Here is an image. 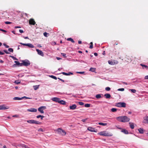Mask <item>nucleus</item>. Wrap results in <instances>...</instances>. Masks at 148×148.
<instances>
[{"mask_svg":"<svg viewBox=\"0 0 148 148\" xmlns=\"http://www.w3.org/2000/svg\"><path fill=\"white\" fill-rule=\"evenodd\" d=\"M116 119L120 122H128L129 121V119L126 116H121L116 118Z\"/></svg>","mask_w":148,"mask_h":148,"instance_id":"f257e3e1","label":"nucleus"},{"mask_svg":"<svg viewBox=\"0 0 148 148\" xmlns=\"http://www.w3.org/2000/svg\"><path fill=\"white\" fill-rule=\"evenodd\" d=\"M98 134L101 136H112V134L110 133H107L106 131H105L100 132L98 133Z\"/></svg>","mask_w":148,"mask_h":148,"instance_id":"f03ea898","label":"nucleus"},{"mask_svg":"<svg viewBox=\"0 0 148 148\" xmlns=\"http://www.w3.org/2000/svg\"><path fill=\"white\" fill-rule=\"evenodd\" d=\"M56 131L58 134L62 136L65 135L66 134V132L64 130L60 128L58 129Z\"/></svg>","mask_w":148,"mask_h":148,"instance_id":"7ed1b4c3","label":"nucleus"},{"mask_svg":"<svg viewBox=\"0 0 148 148\" xmlns=\"http://www.w3.org/2000/svg\"><path fill=\"white\" fill-rule=\"evenodd\" d=\"M126 104L124 102H119L116 104V106L118 107H125Z\"/></svg>","mask_w":148,"mask_h":148,"instance_id":"20e7f679","label":"nucleus"},{"mask_svg":"<svg viewBox=\"0 0 148 148\" xmlns=\"http://www.w3.org/2000/svg\"><path fill=\"white\" fill-rule=\"evenodd\" d=\"M20 44L24 46H27L30 48H32L34 47V46L30 43L25 44L20 42Z\"/></svg>","mask_w":148,"mask_h":148,"instance_id":"39448f33","label":"nucleus"},{"mask_svg":"<svg viewBox=\"0 0 148 148\" xmlns=\"http://www.w3.org/2000/svg\"><path fill=\"white\" fill-rule=\"evenodd\" d=\"M46 108V107H45V106H42L40 107L38 109V110L40 113H44L43 110L45 109Z\"/></svg>","mask_w":148,"mask_h":148,"instance_id":"423d86ee","label":"nucleus"},{"mask_svg":"<svg viewBox=\"0 0 148 148\" xmlns=\"http://www.w3.org/2000/svg\"><path fill=\"white\" fill-rule=\"evenodd\" d=\"M22 64H23V66H28L30 64V63L28 60H27V61L24 60L23 61Z\"/></svg>","mask_w":148,"mask_h":148,"instance_id":"0eeeda50","label":"nucleus"},{"mask_svg":"<svg viewBox=\"0 0 148 148\" xmlns=\"http://www.w3.org/2000/svg\"><path fill=\"white\" fill-rule=\"evenodd\" d=\"M29 24L30 25H34L36 22L33 18H31L29 20Z\"/></svg>","mask_w":148,"mask_h":148,"instance_id":"6e6552de","label":"nucleus"},{"mask_svg":"<svg viewBox=\"0 0 148 148\" xmlns=\"http://www.w3.org/2000/svg\"><path fill=\"white\" fill-rule=\"evenodd\" d=\"M88 130L91 132H97V130H95V128L92 127H88Z\"/></svg>","mask_w":148,"mask_h":148,"instance_id":"1a4fd4ad","label":"nucleus"},{"mask_svg":"<svg viewBox=\"0 0 148 148\" xmlns=\"http://www.w3.org/2000/svg\"><path fill=\"white\" fill-rule=\"evenodd\" d=\"M36 51L37 52L38 54L41 56H43L44 54L43 52L41 50H40L38 49H36Z\"/></svg>","mask_w":148,"mask_h":148,"instance_id":"9d476101","label":"nucleus"},{"mask_svg":"<svg viewBox=\"0 0 148 148\" xmlns=\"http://www.w3.org/2000/svg\"><path fill=\"white\" fill-rule=\"evenodd\" d=\"M9 107H6L5 105H0V110L8 109Z\"/></svg>","mask_w":148,"mask_h":148,"instance_id":"9b49d317","label":"nucleus"},{"mask_svg":"<svg viewBox=\"0 0 148 148\" xmlns=\"http://www.w3.org/2000/svg\"><path fill=\"white\" fill-rule=\"evenodd\" d=\"M60 99L58 97H53L52 98V100L56 102L59 103Z\"/></svg>","mask_w":148,"mask_h":148,"instance_id":"f8f14e48","label":"nucleus"},{"mask_svg":"<svg viewBox=\"0 0 148 148\" xmlns=\"http://www.w3.org/2000/svg\"><path fill=\"white\" fill-rule=\"evenodd\" d=\"M27 111L30 112H37V109L35 108H32L30 109H27Z\"/></svg>","mask_w":148,"mask_h":148,"instance_id":"ddd939ff","label":"nucleus"},{"mask_svg":"<svg viewBox=\"0 0 148 148\" xmlns=\"http://www.w3.org/2000/svg\"><path fill=\"white\" fill-rule=\"evenodd\" d=\"M77 107V106L75 104H73L72 106H70L69 108L70 109L74 110Z\"/></svg>","mask_w":148,"mask_h":148,"instance_id":"4468645a","label":"nucleus"},{"mask_svg":"<svg viewBox=\"0 0 148 148\" xmlns=\"http://www.w3.org/2000/svg\"><path fill=\"white\" fill-rule=\"evenodd\" d=\"M104 96L106 99H109L111 97V95L110 94L106 93L104 95Z\"/></svg>","mask_w":148,"mask_h":148,"instance_id":"2eb2a0df","label":"nucleus"},{"mask_svg":"<svg viewBox=\"0 0 148 148\" xmlns=\"http://www.w3.org/2000/svg\"><path fill=\"white\" fill-rule=\"evenodd\" d=\"M24 98V97H14L13 98L14 100H21Z\"/></svg>","mask_w":148,"mask_h":148,"instance_id":"dca6fc26","label":"nucleus"},{"mask_svg":"<svg viewBox=\"0 0 148 148\" xmlns=\"http://www.w3.org/2000/svg\"><path fill=\"white\" fill-rule=\"evenodd\" d=\"M62 73L64 75H69L71 74L73 75V73L71 72H69V73H67L64 72H62Z\"/></svg>","mask_w":148,"mask_h":148,"instance_id":"f3484780","label":"nucleus"},{"mask_svg":"<svg viewBox=\"0 0 148 148\" xmlns=\"http://www.w3.org/2000/svg\"><path fill=\"white\" fill-rule=\"evenodd\" d=\"M59 103L60 104H62L64 105L66 104V102L64 100H61L60 99V100Z\"/></svg>","mask_w":148,"mask_h":148,"instance_id":"a211bd4d","label":"nucleus"},{"mask_svg":"<svg viewBox=\"0 0 148 148\" xmlns=\"http://www.w3.org/2000/svg\"><path fill=\"white\" fill-rule=\"evenodd\" d=\"M34 120H27V122L29 123L34 124Z\"/></svg>","mask_w":148,"mask_h":148,"instance_id":"6ab92c4d","label":"nucleus"},{"mask_svg":"<svg viewBox=\"0 0 148 148\" xmlns=\"http://www.w3.org/2000/svg\"><path fill=\"white\" fill-rule=\"evenodd\" d=\"M67 40L68 41H71L72 43H74L75 42V41L73 40V39L71 38H67Z\"/></svg>","mask_w":148,"mask_h":148,"instance_id":"aec40b11","label":"nucleus"},{"mask_svg":"<svg viewBox=\"0 0 148 148\" xmlns=\"http://www.w3.org/2000/svg\"><path fill=\"white\" fill-rule=\"evenodd\" d=\"M138 130L140 133L142 134L144 133L143 130V129L140 128Z\"/></svg>","mask_w":148,"mask_h":148,"instance_id":"412c9836","label":"nucleus"},{"mask_svg":"<svg viewBox=\"0 0 148 148\" xmlns=\"http://www.w3.org/2000/svg\"><path fill=\"white\" fill-rule=\"evenodd\" d=\"M34 124H38V125H41V124L42 123L38 121L34 120Z\"/></svg>","mask_w":148,"mask_h":148,"instance_id":"4be33fe9","label":"nucleus"},{"mask_svg":"<svg viewBox=\"0 0 148 148\" xmlns=\"http://www.w3.org/2000/svg\"><path fill=\"white\" fill-rule=\"evenodd\" d=\"M121 132L123 133H124V134H128V131L125 130H121Z\"/></svg>","mask_w":148,"mask_h":148,"instance_id":"5701e85b","label":"nucleus"},{"mask_svg":"<svg viewBox=\"0 0 148 148\" xmlns=\"http://www.w3.org/2000/svg\"><path fill=\"white\" fill-rule=\"evenodd\" d=\"M140 65L142 66L143 69L145 68L146 69H148V67L147 65H143L142 64H141Z\"/></svg>","mask_w":148,"mask_h":148,"instance_id":"b1692460","label":"nucleus"},{"mask_svg":"<svg viewBox=\"0 0 148 148\" xmlns=\"http://www.w3.org/2000/svg\"><path fill=\"white\" fill-rule=\"evenodd\" d=\"M98 124L99 125H103V126H105L107 125V123H101V122L99 123H98Z\"/></svg>","mask_w":148,"mask_h":148,"instance_id":"393cba45","label":"nucleus"},{"mask_svg":"<svg viewBox=\"0 0 148 148\" xmlns=\"http://www.w3.org/2000/svg\"><path fill=\"white\" fill-rule=\"evenodd\" d=\"M95 97L97 99H99L101 97V96L100 94H97L96 95Z\"/></svg>","mask_w":148,"mask_h":148,"instance_id":"a878e982","label":"nucleus"},{"mask_svg":"<svg viewBox=\"0 0 148 148\" xmlns=\"http://www.w3.org/2000/svg\"><path fill=\"white\" fill-rule=\"evenodd\" d=\"M95 70L96 69L91 67L89 71L92 72H94L95 71Z\"/></svg>","mask_w":148,"mask_h":148,"instance_id":"bb28decb","label":"nucleus"},{"mask_svg":"<svg viewBox=\"0 0 148 148\" xmlns=\"http://www.w3.org/2000/svg\"><path fill=\"white\" fill-rule=\"evenodd\" d=\"M134 126L133 123H130V127L132 129H133L134 128Z\"/></svg>","mask_w":148,"mask_h":148,"instance_id":"cd10ccee","label":"nucleus"},{"mask_svg":"<svg viewBox=\"0 0 148 148\" xmlns=\"http://www.w3.org/2000/svg\"><path fill=\"white\" fill-rule=\"evenodd\" d=\"M111 111L113 112H115L117 111V109L115 108H112L111 110Z\"/></svg>","mask_w":148,"mask_h":148,"instance_id":"c85d7f7f","label":"nucleus"},{"mask_svg":"<svg viewBox=\"0 0 148 148\" xmlns=\"http://www.w3.org/2000/svg\"><path fill=\"white\" fill-rule=\"evenodd\" d=\"M90 47H89V48L90 49H92L93 48V43L92 42H90Z\"/></svg>","mask_w":148,"mask_h":148,"instance_id":"c756f323","label":"nucleus"},{"mask_svg":"<svg viewBox=\"0 0 148 148\" xmlns=\"http://www.w3.org/2000/svg\"><path fill=\"white\" fill-rule=\"evenodd\" d=\"M34 89L35 90H36L38 88V86L37 85L34 86H33Z\"/></svg>","mask_w":148,"mask_h":148,"instance_id":"7c9ffc66","label":"nucleus"},{"mask_svg":"<svg viewBox=\"0 0 148 148\" xmlns=\"http://www.w3.org/2000/svg\"><path fill=\"white\" fill-rule=\"evenodd\" d=\"M130 91H131L133 93H135L136 91V90L134 89H130Z\"/></svg>","mask_w":148,"mask_h":148,"instance_id":"2f4dec72","label":"nucleus"},{"mask_svg":"<svg viewBox=\"0 0 148 148\" xmlns=\"http://www.w3.org/2000/svg\"><path fill=\"white\" fill-rule=\"evenodd\" d=\"M50 77H51L52 78L55 79L56 80L57 79V77L55 76H53V75H51L50 76Z\"/></svg>","mask_w":148,"mask_h":148,"instance_id":"473e14b6","label":"nucleus"},{"mask_svg":"<svg viewBox=\"0 0 148 148\" xmlns=\"http://www.w3.org/2000/svg\"><path fill=\"white\" fill-rule=\"evenodd\" d=\"M8 50L10 52H13V49L12 48L8 49Z\"/></svg>","mask_w":148,"mask_h":148,"instance_id":"72a5a7b5","label":"nucleus"},{"mask_svg":"<svg viewBox=\"0 0 148 148\" xmlns=\"http://www.w3.org/2000/svg\"><path fill=\"white\" fill-rule=\"evenodd\" d=\"M84 106L88 108L90 107V104L88 103L86 104Z\"/></svg>","mask_w":148,"mask_h":148,"instance_id":"f704fd0d","label":"nucleus"},{"mask_svg":"<svg viewBox=\"0 0 148 148\" xmlns=\"http://www.w3.org/2000/svg\"><path fill=\"white\" fill-rule=\"evenodd\" d=\"M14 62L16 63V64L17 65H19L20 64V63L18 61H15Z\"/></svg>","mask_w":148,"mask_h":148,"instance_id":"c9c22d12","label":"nucleus"},{"mask_svg":"<svg viewBox=\"0 0 148 148\" xmlns=\"http://www.w3.org/2000/svg\"><path fill=\"white\" fill-rule=\"evenodd\" d=\"M78 103L80 105H83L84 104V103L81 101L78 102Z\"/></svg>","mask_w":148,"mask_h":148,"instance_id":"e433bc0d","label":"nucleus"},{"mask_svg":"<svg viewBox=\"0 0 148 148\" xmlns=\"http://www.w3.org/2000/svg\"><path fill=\"white\" fill-rule=\"evenodd\" d=\"M41 117H44V116H43L41 115H38L36 116V117L37 118H40Z\"/></svg>","mask_w":148,"mask_h":148,"instance_id":"4c0bfd02","label":"nucleus"},{"mask_svg":"<svg viewBox=\"0 0 148 148\" xmlns=\"http://www.w3.org/2000/svg\"><path fill=\"white\" fill-rule=\"evenodd\" d=\"M105 90L106 91H108L110 90V88L109 87H107L105 88Z\"/></svg>","mask_w":148,"mask_h":148,"instance_id":"58836bf2","label":"nucleus"},{"mask_svg":"<svg viewBox=\"0 0 148 148\" xmlns=\"http://www.w3.org/2000/svg\"><path fill=\"white\" fill-rule=\"evenodd\" d=\"M10 57L13 58L14 60H17V59L16 58L13 56H10Z\"/></svg>","mask_w":148,"mask_h":148,"instance_id":"ea45409f","label":"nucleus"},{"mask_svg":"<svg viewBox=\"0 0 148 148\" xmlns=\"http://www.w3.org/2000/svg\"><path fill=\"white\" fill-rule=\"evenodd\" d=\"M124 90V88H119L118 89V90L120 91H123Z\"/></svg>","mask_w":148,"mask_h":148,"instance_id":"a19ab883","label":"nucleus"},{"mask_svg":"<svg viewBox=\"0 0 148 148\" xmlns=\"http://www.w3.org/2000/svg\"><path fill=\"white\" fill-rule=\"evenodd\" d=\"M49 34L47 33L46 32H45L43 33L44 35L46 37H47V35Z\"/></svg>","mask_w":148,"mask_h":148,"instance_id":"79ce46f5","label":"nucleus"},{"mask_svg":"<svg viewBox=\"0 0 148 148\" xmlns=\"http://www.w3.org/2000/svg\"><path fill=\"white\" fill-rule=\"evenodd\" d=\"M3 51L5 53H6V54H9L10 53H9V52H8L6 50H3Z\"/></svg>","mask_w":148,"mask_h":148,"instance_id":"37998d69","label":"nucleus"},{"mask_svg":"<svg viewBox=\"0 0 148 148\" xmlns=\"http://www.w3.org/2000/svg\"><path fill=\"white\" fill-rule=\"evenodd\" d=\"M5 23L6 24H9L12 23L11 22L9 21H6L5 22Z\"/></svg>","mask_w":148,"mask_h":148,"instance_id":"c03bdc74","label":"nucleus"},{"mask_svg":"<svg viewBox=\"0 0 148 148\" xmlns=\"http://www.w3.org/2000/svg\"><path fill=\"white\" fill-rule=\"evenodd\" d=\"M61 55H62L64 57H65V58L66 57V54L65 53H61Z\"/></svg>","mask_w":148,"mask_h":148,"instance_id":"a18cd8bd","label":"nucleus"},{"mask_svg":"<svg viewBox=\"0 0 148 148\" xmlns=\"http://www.w3.org/2000/svg\"><path fill=\"white\" fill-rule=\"evenodd\" d=\"M51 43L52 45H55L56 44V43L55 42H51Z\"/></svg>","mask_w":148,"mask_h":148,"instance_id":"49530a36","label":"nucleus"},{"mask_svg":"<svg viewBox=\"0 0 148 148\" xmlns=\"http://www.w3.org/2000/svg\"><path fill=\"white\" fill-rule=\"evenodd\" d=\"M87 119H88L87 118H86L85 119H82V121L84 122H86V121L87 120Z\"/></svg>","mask_w":148,"mask_h":148,"instance_id":"de8ad7c7","label":"nucleus"},{"mask_svg":"<svg viewBox=\"0 0 148 148\" xmlns=\"http://www.w3.org/2000/svg\"><path fill=\"white\" fill-rule=\"evenodd\" d=\"M38 132H43V129H42V128H40L38 130Z\"/></svg>","mask_w":148,"mask_h":148,"instance_id":"09e8293b","label":"nucleus"},{"mask_svg":"<svg viewBox=\"0 0 148 148\" xmlns=\"http://www.w3.org/2000/svg\"><path fill=\"white\" fill-rule=\"evenodd\" d=\"M84 72H77V73H78L80 74H84Z\"/></svg>","mask_w":148,"mask_h":148,"instance_id":"8fccbe9b","label":"nucleus"},{"mask_svg":"<svg viewBox=\"0 0 148 148\" xmlns=\"http://www.w3.org/2000/svg\"><path fill=\"white\" fill-rule=\"evenodd\" d=\"M15 83L18 84L20 83V82H19L18 81H15Z\"/></svg>","mask_w":148,"mask_h":148,"instance_id":"3c124183","label":"nucleus"},{"mask_svg":"<svg viewBox=\"0 0 148 148\" xmlns=\"http://www.w3.org/2000/svg\"><path fill=\"white\" fill-rule=\"evenodd\" d=\"M0 30L4 32H7L6 30L2 29H0Z\"/></svg>","mask_w":148,"mask_h":148,"instance_id":"603ef678","label":"nucleus"},{"mask_svg":"<svg viewBox=\"0 0 148 148\" xmlns=\"http://www.w3.org/2000/svg\"><path fill=\"white\" fill-rule=\"evenodd\" d=\"M23 97H24V98H25L26 99H32V98L28 97H27L25 96H24Z\"/></svg>","mask_w":148,"mask_h":148,"instance_id":"864d4df0","label":"nucleus"},{"mask_svg":"<svg viewBox=\"0 0 148 148\" xmlns=\"http://www.w3.org/2000/svg\"><path fill=\"white\" fill-rule=\"evenodd\" d=\"M108 62L109 64H112V62L111 61L109 60L108 61Z\"/></svg>","mask_w":148,"mask_h":148,"instance_id":"5fc2aeb1","label":"nucleus"},{"mask_svg":"<svg viewBox=\"0 0 148 148\" xmlns=\"http://www.w3.org/2000/svg\"><path fill=\"white\" fill-rule=\"evenodd\" d=\"M145 79H148V75L146 76L145 77Z\"/></svg>","mask_w":148,"mask_h":148,"instance_id":"6e6d98bb","label":"nucleus"},{"mask_svg":"<svg viewBox=\"0 0 148 148\" xmlns=\"http://www.w3.org/2000/svg\"><path fill=\"white\" fill-rule=\"evenodd\" d=\"M19 32L21 33H23V30H21V29H19Z\"/></svg>","mask_w":148,"mask_h":148,"instance_id":"4d7b16f0","label":"nucleus"},{"mask_svg":"<svg viewBox=\"0 0 148 148\" xmlns=\"http://www.w3.org/2000/svg\"><path fill=\"white\" fill-rule=\"evenodd\" d=\"M58 79H60V80H61V81H62V82H64V80L62 79H61L60 78H58Z\"/></svg>","mask_w":148,"mask_h":148,"instance_id":"13d9d810","label":"nucleus"},{"mask_svg":"<svg viewBox=\"0 0 148 148\" xmlns=\"http://www.w3.org/2000/svg\"><path fill=\"white\" fill-rule=\"evenodd\" d=\"M4 53L3 52H1V51H0V55H4Z\"/></svg>","mask_w":148,"mask_h":148,"instance_id":"bf43d9fd","label":"nucleus"},{"mask_svg":"<svg viewBox=\"0 0 148 148\" xmlns=\"http://www.w3.org/2000/svg\"><path fill=\"white\" fill-rule=\"evenodd\" d=\"M56 59L58 60H60V59H61V58H60L59 57H56Z\"/></svg>","mask_w":148,"mask_h":148,"instance_id":"052dcab7","label":"nucleus"},{"mask_svg":"<svg viewBox=\"0 0 148 148\" xmlns=\"http://www.w3.org/2000/svg\"><path fill=\"white\" fill-rule=\"evenodd\" d=\"M21 27L20 26H15V28H21Z\"/></svg>","mask_w":148,"mask_h":148,"instance_id":"680f3d73","label":"nucleus"},{"mask_svg":"<svg viewBox=\"0 0 148 148\" xmlns=\"http://www.w3.org/2000/svg\"><path fill=\"white\" fill-rule=\"evenodd\" d=\"M78 43L79 44H81L82 43V41L81 40L78 41Z\"/></svg>","mask_w":148,"mask_h":148,"instance_id":"e2e57ef3","label":"nucleus"},{"mask_svg":"<svg viewBox=\"0 0 148 148\" xmlns=\"http://www.w3.org/2000/svg\"><path fill=\"white\" fill-rule=\"evenodd\" d=\"M94 55L95 56H97L98 54H97V53H94Z\"/></svg>","mask_w":148,"mask_h":148,"instance_id":"0e129e2a","label":"nucleus"},{"mask_svg":"<svg viewBox=\"0 0 148 148\" xmlns=\"http://www.w3.org/2000/svg\"><path fill=\"white\" fill-rule=\"evenodd\" d=\"M38 47H42L40 45H38Z\"/></svg>","mask_w":148,"mask_h":148,"instance_id":"69168bd1","label":"nucleus"},{"mask_svg":"<svg viewBox=\"0 0 148 148\" xmlns=\"http://www.w3.org/2000/svg\"><path fill=\"white\" fill-rule=\"evenodd\" d=\"M5 47L6 48H8L9 47V46L8 45H5Z\"/></svg>","mask_w":148,"mask_h":148,"instance_id":"338daca9","label":"nucleus"},{"mask_svg":"<svg viewBox=\"0 0 148 148\" xmlns=\"http://www.w3.org/2000/svg\"><path fill=\"white\" fill-rule=\"evenodd\" d=\"M105 54H106V53H105V51H103V55H105Z\"/></svg>","mask_w":148,"mask_h":148,"instance_id":"774afa93","label":"nucleus"}]
</instances>
